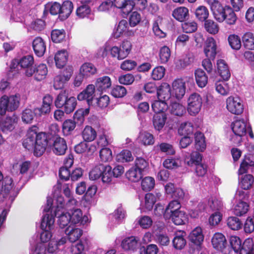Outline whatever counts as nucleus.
<instances>
[{
    "mask_svg": "<svg viewBox=\"0 0 254 254\" xmlns=\"http://www.w3.org/2000/svg\"><path fill=\"white\" fill-rule=\"evenodd\" d=\"M202 157L200 154L194 151L190 156H186L185 158V162L188 166H196L195 172L197 176L202 177L206 173L207 166L201 164Z\"/></svg>",
    "mask_w": 254,
    "mask_h": 254,
    "instance_id": "obj_8",
    "label": "nucleus"
},
{
    "mask_svg": "<svg viewBox=\"0 0 254 254\" xmlns=\"http://www.w3.org/2000/svg\"><path fill=\"white\" fill-rule=\"evenodd\" d=\"M138 141L144 145H150L154 143V140L152 134L143 132L140 133L138 137Z\"/></svg>",
    "mask_w": 254,
    "mask_h": 254,
    "instance_id": "obj_57",
    "label": "nucleus"
},
{
    "mask_svg": "<svg viewBox=\"0 0 254 254\" xmlns=\"http://www.w3.org/2000/svg\"><path fill=\"white\" fill-rule=\"evenodd\" d=\"M217 69L218 73L224 80L229 79L231 73L228 64L224 60L222 59L217 60Z\"/></svg>",
    "mask_w": 254,
    "mask_h": 254,
    "instance_id": "obj_30",
    "label": "nucleus"
},
{
    "mask_svg": "<svg viewBox=\"0 0 254 254\" xmlns=\"http://www.w3.org/2000/svg\"><path fill=\"white\" fill-rule=\"evenodd\" d=\"M18 122L17 117L13 115L11 117L0 119V129L5 133L12 131L15 127Z\"/></svg>",
    "mask_w": 254,
    "mask_h": 254,
    "instance_id": "obj_16",
    "label": "nucleus"
},
{
    "mask_svg": "<svg viewBox=\"0 0 254 254\" xmlns=\"http://www.w3.org/2000/svg\"><path fill=\"white\" fill-rule=\"evenodd\" d=\"M161 196V193L158 191H155L153 193H148L146 194L144 198V211L151 210L155 202L160 199Z\"/></svg>",
    "mask_w": 254,
    "mask_h": 254,
    "instance_id": "obj_19",
    "label": "nucleus"
},
{
    "mask_svg": "<svg viewBox=\"0 0 254 254\" xmlns=\"http://www.w3.org/2000/svg\"><path fill=\"white\" fill-rule=\"evenodd\" d=\"M157 95L159 100L167 101L170 99L172 95L170 85L166 82L162 83L157 88Z\"/></svg>",
    "mask_w": 254,
    "mask_h": 254,
    "instance_id": "obj_22",
    "label": "nucleus"
},
{
    "mask_svg": "<svg viewBox=\"0 0 254 254\" xmlns=\"http://www.w3.org/2000/svg\"><path fill=\"white\" fill-rule=\"evenodd\" d=\"M231 128L234 134L230 140L235 144H239L242 140V137L250 128V125L244 120H238L232 123Z\"/></svg>",
    "mask_w": 254,
    "mask_h": 254,
    "instance_id": "obj_5",
    "label": "nucleus"
},
{
    "mask_svg": "<svg viewBox=\"0 0 254 254\" xmlns=\"http://www.w3.org/2000/svg\"><path fill=\"white\" fill-rule=\"evenodd\" d=\"M32 47L35 54L38 57L44 55L46 46L44 40L40 37H36L33 41Z\"/></svg>",
    "mask_w": 254,
    "mask_h": 254,
    "instance_id": "obj_28",
    "label": "nucleus"
},
{
    "mask_svg": "<svg viewBox=\"0 0 254 254\" xmlns=\"http://www.w3.org/2000/svg\"><path fill=\"white\" fill-rule=\"evenodd\" d=\"M181 207V203L178 200H173L171 201L166 208L164 214V217L166 219H167L169 217V215L176 211L180 210Z\"/></svg>",
    "mask_w": 254,
    "mask_h": 254,
    "instance_id": "obj_46",
    "label": "nucleus"
},
{
    "mask_svg": "<svg viewBox=\"0 0 254 254\" xmlns=\"http://www.w3.org/2000/svg\"><path fill=\"white\" fill-rule=\"evenodd\" d=\"M195 146L196 149L200 151H203L206 148L205 137L203 133L196 132L194 134Z\"/></svg>",
    "mask_w": 254,
    "mask_h": 254,
    "instance_id": "obj_48",
    "label": "nucleus"
},
{
    "mask_svg": "<svg viewBox=\"0 0 254 254\" xmlns=\"http://www.w3.org/2000/svg\"><path fill=\"white\" fill-rule=\"evenodd\" d=\"M125 217V210L122 207H119L110 215V219L111 222L116 225L123 222Z\"/></svg>",
    "mask_w": 254,
    "mask_h": 254,
    "instance_id": "obj_34",
    "label": "nucleus"
},
{
    "mask_svg": "<svg viewBox=\"0 0 254 254\" xmlns=\"http://www.w3.org/2000/svg\"><path fill=\"white\" fill-rule=\"evenodd\" d=\"M97 133L95 130L91 127L87 126L82 131V137L86 141H92L96 137Z\"/></svg>",
    "mask_w": 254,
    "mask_h": 254,
    "instance_id": "obj_51",
    "label": "nucleus"
},
{
    "mask_svg": "<svg viewBox=\"0 0 254 254\" xmlns=\"http://www.w3.org/2000/svg\"><path fill=\"white\" fill-rule=\"evenodd\" d=\"M191 78L188 77L178 78L172 83V95L178 99H181L185 94L186 83Z\"/></svg>",
    "mask_w": 254,
    "mask_h": 254,
    "instance_id": "obj_12",
    "label": "nucleus"
},
{
    "mask_svg": "<svg viewBox=\"0 0 254 254\" xmlns=\"http://www.w3.org/2000/svg\"><path fill=\"white\" fill-rule=\"evenodd\" d=\"M202 104V99L199 94H191L187 99V109L188 113L190 116H196L200 111Z\"/></svg>",
    "mask_w": 254,
    "mask_h": 254,
    "instance_id": "obj_11",
    "label": "nucleus"
},
{
    "mask_svg": "<svg viewBox=\"0 0 254 254\" xmlns=\"http://www.w3.org/2000/svg\"><path fill=\"white\" fill-rule=\"evenodd\" d=\"M94 85L93 84L88 85L84 90L78 95L77 99L79 101L86 100L88 104H89L94 96Z\"/></svg>",
    "mask_w": 254,
    "mask_h": 254,
    "instance_id": "obj_31",
    "label": "nucleus"
},
{
    "mask_svg": "<svg viewBox=\"0 0 254 254\" xmlns=\"http://www.w3.org/2000/svg\"><path fill=\"white\" fill-rule=\"evenodd\" d=\"M65 236L55 235L51 240L47 247V252L49 254H57L61 250V247L66 243Z\"/></svg>",
    "mask_w": 254,
    "mask_h": 254,
    "instance_id": "obj_14",
    "label": "nucleus"
},
{
    "mask_svg": "<svg viewBox=\"0 0 254 254\" xmlns=\"http://www.w3.org/2000/svg\"><path fill=\"white\" fill-rule=\"evenodd\" d=\"M226 108L231 113L240 115L244 110V105L240 98L230 96L226 100Z\"/></svg>",
    "mask_w": 254,
    "mask_h": 254,
    "instance_id": "obj_13",
    "label": "nucleus"
},
{
    "mask_svg": "<svg viewBox=\"0 0 254 254\" xmlns=\"http://www.w3.org/2000/svg\"><path fill=\"white\" fill-rule=\"evenodd\" d=\"M171 218L172 221L176 225L185 224L188 221L187 214L182 210L176 211L169 215L167 219Z\"/></svg>",
    "mask_w": 254,
    "mask_h": 254,
    "instance_id": "obj_24",
    "label": "nucleus"
},
{
    "mask_svg": "<svg viewBox=\"0 0 254 254\" xmlns=\"http://www.w3.org/2000/svg\"><path fill=\"white\" fill-rule=\"evenodd\" d=\"M91 12V10L90 6L85 3L78 7L76 11V15L80 18L88 17Z\"/></svg>",
    "mask_w": 254,
    "mask_h": 254,
    "instance_id": "obj_56",
    "label": "nucleus"
},
{
    "mask_svg": "<svg viewBox=\"0 0 254 254\" xmlns=\"http://www.w3.org/2000/svg\"><path fill=\"white\" fill-rule=\"evenodd\" d=\"M76 127L75 121L68 119L64 121L63 124L62 129L64 135H68Z\"/></svg>",
    "mask_w": 254,
    "mask_h": 254,
    "instance_id": "obj_58",
    "label": "nucleus"
},
{
    "mask_svg": "<svg viewBox=\"0 0 254 254\" xmlns=\"http://www.w3.org/2000/svg\"><path fill=\"white\" fill-rule=\"evenodd\" d=\"M66 149V144L64 138L59 137L55 139L53 148L54 153L58 155H64Z\"/></svg>",
    "mask_w": 254,
    "mask_h": 254,
    "instance_id": "obj_32",
    "label": "nucleus"
},
{
    "mask_svg": "<svg viewBox=\"0 0 254 254\" xmlns=\"http://www.w3.org/2000/svg\"><path fill=\"white\" fill-rule=\"evenodd\" d=\"M136 224L142 229H148L152 225V220L148 216H142L139 217L136 220Z\"/></svg>",
    "mask_w": 254,
    "mask_h": 254,
    "instance_id": "obj_60",
    "label": "nucleus"
},
{
    "mask_svg": "<svg viewBox=\"0 0 254 254\" xmlns=\"http://www.w3.org/2000/svg\"><path fill=\"white\" fill-rule=\"evenodd\" d=\"M113 6L120 9L121 11L128 14L132 10V2L131 0H114Z\"/></svg>",
    "mask_w": 254,
    "mask_h": 254,
    "instance_id": "obj_25",
    "label": "nucleus"
},
{
    "mask_svg": "<svg viewBox=\"0 0 254 254\" xmlns=\"http://www.w3.org/2000/svg\"><path fill=\"white\" fill-rule=\"evenodd\" d=\"M249 208V205L247 203L240 201L234 206V213L237 216H241L247 213Z\"/></svg>",
    "mask_w": 254,
    "mask_h": 254,
    "instance_id": "obj_52",
    "label": "nucleus"
},
{
    "mask_svg": "<svg viewBox=\"0 0 254 254\" xmlns=\"http://www.w3.org/2000/svg\"><path fill=\"white\" fill-rule=\"evenodd\" d=\"M53 204V200L51 197H48L47 205L44 207V211L46 213L44 215L41 223V229L52 230L55 223V215L53 211L51 210Z\"/></svg>",
    "mask_w": 254,
    "mask_h": 254,
    "instance_id": "obj_10",
    "label": "nucleus"
},
{
    "mask_svg": "<svg viewBox=\"0 0 254 254\" xmlns=\"http://www.w3.org/2000/svg\"><path fill=\"white\" fill-rule=\"evenodd\" d=\"M250 166H254V154H248L245 156L238 171L239 175L246 173Z\"/></svg>",
    "mask_w": 254,
    "mask_h": 254,
    "instance_id": "obj_33",
    "label": "nucleus"
},
{
    "mask_svg": "<svg viewBox=\"0 0 254 254\" xmlns=\"http://www.w3.org/2000/svg\"><path fill=\"white\" fill-rule=\"evenodd\" d=\"M112 84L110 78L108 76H104L98 78L96 82L95 85L98 90L102 91L109 88Z\"/></svg>",
    "mask_w": 254,
    "mask_h": 254,
    "instance_id": "obj_43",
    "label": "nucleus"
},
{
    "mask_svg": "<svg viewBox=\"0 0 254 254\" xmlns=\"http://www.w3.org/2000/svg\"><path fill=\"white\" fill-rule=\"evenodd\" d=\"M254 181V179L252 175H246L241 178L239 184L243 190H248L252 187Z\"/></svg>",
    "mask_w": 254,
    "mask_h": 254,
    "instance_id": "obj_61",
    "label": "nucleus"
},
{
    "mask_svg": "<svg viewBox=\"0 0 254 254\" xmlns=\"http://www.w3.org/2000/svg\"><path fill=\"white\" fill-rule=\"evenodd\" d=\"M167 119L165 114H156L154 116L153 124L156 130H160L164 127Z\"/></svg>",
    "mask_w": 254,
    "mask_h": 254,
    "instance_id": "obj_45",
    "label": "nucleus"
},
{
    "mask_svg": "<svg viewBox=\"0 0 254 254\" xmlns=\"http://www.w3.org/2000/svg\"><path fill=\"white\" fill-rule=\"evenodd\" d=\"M16 194V192L13 189L12 180L11 178L5 177L0 190V201L4 202L6 205L5 208L0 211V228L5 220L9 209Z\"/></svg>",
    "mask_w": 254,
    "mask_h": 254,
    "instance_id": "obj_1",
    "label": "nucleus"
},
{
    "mask_svg": "<svg viewBox=\"0 0 254 254\" xmlns=\"http://www.w3.org/2000/svg\"><path fill=\"white\" fill-rule=\"evenodd\" d=\"M72 74L70 68H66L60 74L57 75L54 80V87L55 89H61L64 87L67 82L70 79Z\"/></svg>",
    "mask_w": 254,
    "mask_h": 254,
    "instance_id": "obj_15",
    "label": "nucleus"
},
{
    "mask_svg": "<svg viewBox=\"0 0 254 254\" xmlns=\"http://www.w3.org/2000/svg\"><path fill=\"white\" fill-rule=\"evenodd\" d=\"M138 238L134 236L126 237L122 241L121 246L125 251H134L138 247Z\"/></svg>",
    "mask_w": 254,
    "mask_h": 254,
    "instance_id": "obj_27",
    "label": "nucleus"
},
{
    "mask_svg": "<svg viewBox=\"0 0 254 254\" xmlns=\"http://www.w3.org/2000/svg\"><path fill=\"white\" fill-rule=\"evenodd\" d=\"M96 68L90 63L83 64L80 68V73L84 77H88L93 75L96 73Z\"/></svg>",
    "mask_w": 254,
    "mask_h": 254,
    "instance_id": "obj_41",
    "label": "nucleus"
},
{
    "mask_svg": "<svg viewBox=\"0 0 254 254\" xmlns=\"http://www.w3.org/2000/svg\"><path fill=\"white\" fill-rule=\"evenodd\" d=\"M117 160L120 162H127L132 161L133 157L130 151L123 150L117 155Z\"/></svg>",
    "mask_w": 254,
    "mask_h": 254,
    "instance_id": "obj_63",
    "label": "nucleus"
},
{
    "mask_svg": "<svg viewBox=\"0 0 254 254\" xmlns=\"http://www.w3.org/2000/svg\"><path fill=\"white\" fill-rule=\"evenodd\" d=\"M89 108L77 110L74 114V121L76 122L77 124L82 125L84 122L85 117L89 114Z\"/></svg>",
    "mask_w": 254,
    "mask_h": 254,
    "instance_id": "obj_50",
    "label": "nucleus"
},
{
    "mask_svg": "<svg viewBox=\"0 0 254 254\" xmlns=\"http://www.w3.org/2000/svg\"><path fill=\"white\" fill-rule=\"evenodd\" d=\"M128 28V23L126 20H121L115 28L112 35L115 38H118L126 33Z\"/></svg>",
    "mask_w": 254,
    "mask_h": 254,
    "instance_id": "obj_38",
    "label": "nucleus"
},
{
    "mask_svg": "<svg viewBox=\"0 0 254 254\" xmlns=\"http://www.w3.org/2000/svg\"><path fill=\"white\" fill-rule=\"evenodd\" d=\"M204 28L208 33L212 34H215L219 31V26L218 24L211 19L205 21Z\"/></svg>",
    "mask_w": 254,
    "mask_h": 254,
    "instance_id": "obj_64",
    "label": "nucleus"
},
{
    "mask_svg": "<svg viewBox=\"0 0 254 254\" xmlns=\"http://www.w3.org/2000/svg\"><path fill=\"white\" fill-rule=\"evenodd\" d=\"M194 74L198 86L201 88L205 87L208 81V77L205 72L202 69L198 68L195 70Z\"/></svg>",
    "mask_w": 254,
    "mask_h": 254,
    "instance_id": "obj_40",
    "label": "nucleus"
},
{
    "mask_svg": "<svg viewBox=\"0 0 254 254\" xmlns=\"http://www.w3.org/2000/svg\"><path fill=\"white\" fill-rule=\"evenodd\" d=\"M8 99V111L12 112L17 109L19 105L20 96L17 94L14 95L10 96Z\"/></svg>",
    "mask_w": 254,
    "mask_h": 254,
    "instance_id": "obj_53",
    "label": "nucleus"
},
{
    "mask_svg": "<svg viewBox=\"0 0 254 254\" xmlns=\"http://www.w3.org/2000/svg\"><path fill=\"white\" fill-rule=\"evenodd\" d=\"M47 73L48 69L45 64H40L35 69L29 68L25 71V74L27 76L30 77L34 75V78L37 81L44 79Z\"/></svg>",
    "mask_w": 254,
    "mask_h": 254,
    "instance_id": "obj_17",
    "label": "nucleus"
},
{
    "mask_svg": "<svg viewBox=\"0 0 254 254\" xmlns=\"http://www.w3.org/2000/svg\"><path fill=\"white\" fill-rule=\"evenodd\" d=\"M142 171L134 167L131 168L127 172L126 175L127 178L130 181L133 182H138L142 178Z\"/></svg>",
    "mask_w": 254,
    "mask_h": 254,
    "instance_id": "obj_44",
    "label": "nucleus"
},
{
    "mask_svg": "<svg viewBox=\"0 0 254 254\" xmlns=\"http://www.w3.org/2000/svg\"><path fill=\"white\" fill-rule=\"evenodd\" d=\"M65 234L69 242L74 243L82 235L83 231L79 228L69 226L65 230Z\"/></svg>",
    "mask_w": 254,
    "mask_h": 254,
    "instance_id": "obj_26",
    "label": "nucleus"
},
{
    "mask_svg": "<svg viewBox=\"0 0 254 254\" xmlns=\"http://www.w3.org/2000/svg\"><path fill=\"white\" fill-rule=\"evenodd\" d=\"M53 102L52 96L49 94L45 95L43 98L42 104L41 107L36 108V111L40 116L48 114L51 110V106Z\"/></svg>",
    "mask_w": 254,
    "mask_h": 254,
    "instance_id": "obj_18",
    "label": "nucleus"
},
{
    "mask_svg": "<svg viewBox=\"0 0 254 254\" xmlns=\"http://www.w3.org/2000/svg\"><path fill=\"white\" fill-rule=\"evenodd\" d=\"M65 204L64 197L62 195L57 196L55 199L54 206L52 208L55 215L59 218L61 213H64L65 211Z\"/></svg>",
    "mask_w": 254,
    "mask_h": 254,
    "instance_id": "obj_29",
    "label": "nucleus"
},
{
    "mask_svg": "<svg viewBox=\"0 0 254 254\" xmlns=\"http://www.w3.org/2000/svg\"><path fill=\"white\" fill-rule=\"evenodd\" d=\"M38 127L33 126L27 131L26 138L23 142V146L30 150L33 148L35 143L48 144L47 135L45 132L37 133Z\"/></svg>",
    "mask_w": 254,
    "mask_h": 254,
    "instance_id": "obj_3",
    "label": "nucleus"
},
{
    "mask_svg": "<svg viewBox=\"0 0 254 254\" xmlns=\"http://www.w3.org/2000/svg\"><path fill=\"white\" fill-rule=\"evenodd\" d=\"M189 10L184 6L178 7L173 11V16L178 21L182 22L189 17Z\"/></svg>",
    "mask_w": 254,
    "mask_h": 254,
    "instance_id": "obj_39",
    "label": "nucleus"
},
{
    "mask_svg": "<svg viewBox=\"0 0 254 254\" xmlns=\"http://www.w3.org/2000/svg\"><path fill=\"white\" fill-rule=\"evenodd\" d=\"M216 91L222 95H227L230 91L228 83L224 81H217L215 83Z\"/></svg>",
    "mask_w": 254,
    "mask_h": 254,
    "instance_id": "obj_62",
    "label": "nucleus"
},
{
    "mask_svg": "<svg viewBox=\"0 0 254 254\" xmlns=\"http://www.w3.org/2000/svg\"><path fill=\"white\" fill-rule=\"evenodd\" d=\"M38 115L36 108L33 110L27 108L24 110L21 114V119L23 123L26 124H31L35 117H40Z\"/></svg>",
    "mask_w": 254,
    "mask_h": 254,
    "instance_id": "obj_35",
    "label": "nucleus"
},
{
    "mask_svg": "<svg viewBox=\"0 0 254 254\" xmlns=\"http://www.w3.org/2000/svg\"><path fill=\"white\" fill-rule=\"evenodd\" d=\"M88 220V216L83 215L81 210L76 208L70 209L64 213H61L57 223L60 228H64L69 223L72 225H84Z\"/></svg>",
    "mask_w": 254,
    "mask_h": 254,
    "instance_id": "obj_2",
    "label": "nucleus"
},
{
    "mask_svg": "<svg viewBox=\"0 0 254 254\" xmlns=\"http://www.w3.org/2000/svg\"><path fill=\"white\" fill-rule=\"evenodd\" d=\"M204 52L207 58L214 59L216 54V43L214 38L209 37L207 39Z\"/></svg>",
    "mask_w": 254,
    "mask_h": 254,
    "instance_id": "obj_23",
    "label": "nucleus"
},
{
    "mask_svg": "<svg viewBox=\"0 0 254 254\" xmlns=\"http://www.w3.org/2000/svg\"><path fill=\"white\" fill-rule=\"evenodd\" d=\"M151 107L153 111L156 114H160L163 113L168 109V106L166 101L159 100H154L151 104Z\"/></svg>",
    "mask_w": 254,
    "mask_h": 254,
    "instance_id": "obj_42",
    "label": "nucleus"
},
{
    "mask_svg": "<svg viewBox=\"0 0 254 254\" xmlns=\"http://www.w3.org/2000/svg\"><path fill=\"white\" fill-rule=\"evenodd\" d=\"M89 178L90 180L93 181L101 178L103 183L109 184L112 181L111 167L102 164H98L89 172Z\"/></svg>",
    "mask_w": 254,
    "mask_h": 254,
    "instance_id": "obj_4",
    "label": "nucleus"
},
{
    "mask_svg": "<svg viewBox=\"0 0 254 254\" xmlns=\"http://www.w3.org/2000/svg\"><path fill=\"white\" fill-rule=\"evenodd\" d=\"M185 236L186 233L184 231H178L175 233L172 243L175 249L181 250L185 248L187 244Z\"/></svg>",
    "mask_w": 254,
    "mask_h": 254,
    "instance_id": "obj_20",
    "label": "nucleus"
},
{
    "mask_svg": "<svg viewBox=\"0 0 254 254\" xmlns=\"http://www.w3.org/2000/svg\"><path fill=\"white\" fill-rule=\"evenodd\" d=\"M239 254H254V246L252 239H248L245 240Z\"/></svg>",
    "mask_w": 254,
    "mask_h": 254,
    "instance_id": "obj_55",
    "label": "nucleus"
},
{
    "mask_svg": "<svg viewBox=\"0 0 254 254\" xmlns=\"http://www.w3.org/2000/svg\"><path fill=\"white\" fill-rule=\"evenodd\" d=\"M68 59V54L66 50H63L58 51L55 55V61L56 66L61 68L66 64Z\"/></svg>",
    "mask_w": 254,
    "mask_h": 254,
    "instance_id": "obj_36",
    "label": "nucleus"
},
{
    "mask_svg": "<svg viewBox=\"0 0 254 254\" xmlns=\"http://www.w3.org/2000/svg\"><path fill=\"white\" fill-rule=\"evenodd\" d=\"M132 45L129 40H125L121 44L120 47L115 46L110 49L111 57L118 60H122L126 58L132 50Z\"/></svg>",
    "mask_w": 254,
    "mask_h": 254,
    "instance_id": "obj_9",
    "label": "nucleus"
},
{
    "mask_svg": "<svg viewBox=\"0 0 254 254\" xmlns=\"http://www.w3.org/2000/svg\"><path fill=\"white\" fill-rule=\"evenodd\" d=\"M212 245L214 248L222 251L227 245L225 236L221 233H216L211 239Z\"/></svg>",
    "mask_w": 254,
    "mask_h": 254,
    "instance_id": "obj_21",
    "label": "nucleus"
},
{
    "mask_svg": "<svg viewBox=\"0 0 254 254\" xmlns=\"http://www.w3.org/2000/svg\"><path fill=\"white\" fill-rule=\"evenodd\" d=\"M55 104L58 108H63L64 112L68 114L74 110L76 106V100L74 97H67L64 92H61L58 95Z\"/></svg>",
    "mask_w": 254,
    "mask_h": 254,
    "instance_id": "obj_6",
    "label": "nucleus"
},
{
    "mask_svg": "<svg viewBox=\"0 0 254 254\" xmlns=\"http://www.w3.org/2000/svg\"><path fill=\"white\" fill-rule=\"evenodd\" d=\"M230 6L223 5L214 15V18L219 22L225 21L229 25H234L237 20V16Z\"/></svg>",
    "mask_w": 254,
    "mask_h": 254,
    "instance_id": "obj_7",
    "label": "nucleus"
},
{
    "mask_svg": "<svg viewBox=\"0 0 254 254\" xmlns=\"http://www.w3.org/2000/svg\"><path fill=\"white\" fill-rule=\"evenodd\" d=\"M60 16L64 19L67 18L71 14L73 10V4L70 1H64L62 5H61Z\"/></svg>",
    "mask_w": 254,
    "mask_h": 254,
    "instance_id": "obj_47",
    "label": "nucleus"
},
{
    "mask_svg": "<svg viewBox=\"0 0 254 254\" xmlns=\"http://www.w3.org/2000/svg\"><path fill=\"white\" fill-rule=\"evenodd\" d=\"M189 237L191 242L196 245H199L204 239L201 228L199 227L194 228L190 232Z\"/></svg>",
    "mask_w": 254,
    "mask_h": 254,
    "instance_id": "obj_37",
    "label": "nucleus"
},
{
    "mask_svg": "<svg viewBox=\"0 0 254 254\" xmlns=\"http://www.w3.org/2000/svg\"><path fill=\"white\" fill-rule=\"evenodd\" d=\"M195 15L196 17L201 21L206 20L209 16V11L206 7L199 6L195 10Z\"/></svg>",
    "mask_w": 254,
    "mask_h": 254,
    "instance_id": "obj_59",
    "label": "nucleus"
},
{
    "mask_svg": "<svg viewBox=\"0 0 254 254\" xmlns=\"http://www.w3.org/2000/svg\"><path fill=\"white\" fill-rule=\"evenodd\" d=\"M171 52L170 48L164 46L162 47L159 52V59L161 64H166L169 60L171 57Z\"/></svg>",
    "mask_w": 254,
    "mask_h": 254,
    "instance_id": "obj_54",
    "label": "nucleus"
},
{
    "mask_svg": "<svg viewBox=\"0 0 254 254\" xmlns=\"http://www.w3.org/2000/svg\"><path fill=\"white\" fill-rule=\"evenodd\" d=\"M244 47L249 50H254V35L251 32H246L242 37Z\"/></svg>",
    "mask_w": 254,
    "mask_h": 254,
    "instance_id": "obj_49",
    "label": "nucleus"
}]
</instances>
